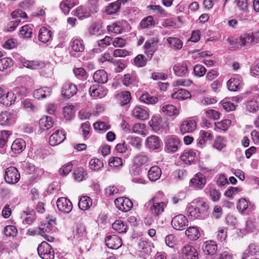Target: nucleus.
<instances>
[{
  "instance_id": "nucleus-1",
  "label": "nucleus",
  "mask_w": 259,
  "mask_h": 259,
  "mask_svg": "<svg viewBox=\"0 0 259 259\" xmlns=\"http://www.w3.org/2000/svg\"><path fill=\"white\" fill-rule=\"evenodd\" d=\"M151 213L156 217H159L164 211L166 207V203L163 201H159L157 197H153L148 202Z\"/></svg>"
},
{
  "instance_id": "nucleus-2",
  "label": "nucleus",
  "mask_w": 259,
  "mask_h": 259,
  "mask_svg": "<svg viewBox=\"0 0 259 259\" xmlns=\"http://www.w3.org/2000/svg\"><path fill=\"white\" fill-rule=\"evenodd\" d=\"M39 256L42 259H54L55 253L51 246L47 242L42 241L37 247Z\"/></svg>"
},
{
  "instance_id": "nucleus-3",
  "label": "nucleus",
  "mask_w": 259,
  "mask_h": 259,
  "mask_svg": "<svg viewBox=\"0 0 259 259\" xmlns=\"http://www.w3.org/2000/svg\"><path fill=\"white\" fill-rule=\"evenodd\" d=\"M47 220L43 221L41 222L40 225L36 231V232L42 236H44L46 233H50L53 228L54 225L56 224V219L54 217H51L50 219L47 218Z\"/></svg>"
},
{
  "instance_id": "nucleus-4",
  "label": "nucleus",
  "mask_w": 259,
  "mask_h": 259,
  "mask_svg": "<svg viewBox=\"0 0 259 259\" xmlns=\"http://www.w3.org/2000/svg\"><path fill=\"white\" fill-rule=\"evenodd\" d=\"M20 179V174L18 170L14 166L6 168L5 175V181L10 184H15L18 182Z\"/></svg>"
},
{
  "instance_id": "nucleus-5",
  "label": "nucleus",
  "mask_w": 259,
  "mask_h": 259,
  "mask_svg": "<svg viewBox=\"0 0 259 259\" xmlns=\"http://www.w3.org/2000/svg\"><path fill=\"white\" fill-rule=\"evenodd\" d=\"M171 224L175 229L183 230L188 226V221L184 215L180 214L172 219Z\"/></svg>"
},
{
  "instance_id": "nucleus-6",
  "label": "nucleus",
  "mask_w": 259,
  "mask_h": 259,
  "mask_svg": "<svg viewBox=\"0 0 259 259\" xmlns=\"http://www.w3.org/2000/svg\"><path fill=\"white\" fill-rule=\"evenodd\" d=\"M149 123L153 131L155 132H157L161 129L166 130L168 125V123L166 119L158 116H153Z\"/></svg>"
},
{
  "instance_id": "nucleus-7",
  "label": "nucleus",
  "mask_w": 259,
  "mask_h": 259,
  "mask_svg": "<svg viewBox=\"0 0 259 259\" xmlns=\"http://www.w3.org/2000/svg\"><path fill=\"white\" fill-rule=\"evenodd\" d=\"M116 207L120 210L127 212L130 210L133 207L132 201L126 197H119L116 198L114 201Z\"/></svg>"
},
{
  "instance_id": "nucleus-8",
  "label": "nucleus",
  "mask_w": 259,
  "mask_h": 259,
  "mask_svg": "<svg viewBox=\"0 0 259 259\" xmlns=\"http://www.w3.org/2000/svg\"><path fill=\"white\" fill-rule=\"evenodd\" d=\"M227 88L229 90L236 92L240 90L243 85L242 77L239 75H235L231 77L227 82Z\"/></svg>"
},
{
  "instance_id": "nucleus-9",
  "label": "nucleus",
  "mask_w": 259,
  "mask_h": 259,
  "mask_svg": "<svg viewBox=\"0 0 259 259\" xmlns=\"http://www.w3.org/2000/svg\"><path fill=\"white\" fill-rule=\"evenodd\" d=\"M158 40L157 39H151L148 40L145 43L144 48L145 49V53L150 59H151L154 53L158 49Z\"/></svg>"
},
{
  "instance_id": "nucleus-10",
  "label": "nucleus",
  "mask_w": 259,
  "mask_h": 259,
  "mask_svg": "<svg viewBox=\"0 0 259 259\" xmlns=\"http://www.w3.org/2000/svg\"><path fill=\"white\" fill-rule=\"evenodd\" d=\"M106 246L112 249H117L122 245L121 239L117 235H109L105 239Z\"/></svg>"
},
{
  "instance_id": "nucleus-11",
  "label": "nucleus",
  "mask_w": 259,
  "mask_h": 259,
  "mask_svg": "<svg viewBox=\"0 0 259 259\" xmlns=\"http://www.w3.org/2000/svg\"><path fill=\"white\" fill-rule=\"evenodd\" d=\"M73 238L75 241L78 242L87 238L86 228L83 224H77L73 230Z\"/></svg>"
},
{
  "instance_id": "nucleus-12",
  "label": "nucleus",
  "mask_w": 259,
  "mask_h": 259,
  "mask_svg": "<svg viewBox=\"0 0 259 259\" xmlns=\"http://www.w3.org/2000/svg\"><path fill=\"white\" fill-rule=\"evenodd\" d=\"M193 203L195 204V207L207 218L208 216L209 205L205 199L203 198H198L193 201Z\"/></svg>"
},
{
  "instance_id": "nucleus-13",
  "label": "nucleus",
  "mask_w": 259,
  "mask_h": 259,
  "mask_svg": "<svg viewBox=\"0 0 259 259\" xmlns=\"http://www.w3.org/2000/svg\"><path fill=\"white\" fill-rule=\"evenodd\" d=\"M57 206L60 211L67 213L70 212L72 209L71 202L65 197H61L58 199Z\"/></svg>"
},
{
  "instance_id": "nucleus-14",
  "label": "nucleus",
  "mask_w": 259,
  "mask_h": 259,
  "mask_svg": "<svg viewBox=\"0 0 259 259\" xmlns=\"http://www.w3.org/2000/svg\"><path fill=\"white\" fill-rule=\"evenodd\" d=\"M19 90V89H16L14 90L15 92H9L6 94H2L1 97L2 103L6 106H9L14 104L17 99L16 94L18 93Z\"/></svg>"
},
{
  "instance_id": "nucleus-15",
  "label": "nucleus",
  "mask_w": 259,
  "mask_h": 259,
  "mask_svg": "<svg viewBox=\"0 0 259 259\" xmlns=\"http://www.w3.org/2000/svg\"><path fill=\"white\" fill-rule=\"evenodd\" d=\"M190 183V186L195 189H202L206 184L205 177L201 173H197L191 179Z\"/></svg>"
},
{
  "instance_id": "nucleus-16",
  "label": "nucleus",
  "mask_w": 259,
  "mask_h": 259,
  "mask_svg": "<svg viewBox=\"0 0 259 259\" xmlns=\"http://www.w3.org/2000/svg\"><path fill=\"white\" fill-rule=\"evenodd\" d=\"M77 91V87L74 84L66 82L62 87V95L66 98H70L75 95Z\"/></svg>"
},
{
  "instance_id": "nucleus-17",
  "label": "nucleus",
  "mask_w": 259,
  "mask_h": 259,
  "mask_svg": "<svg viewBox=\"0 0 259 259\" xmlns=\"http://www.w3.org/2000/svg\"><path fill=\"white\" fill-rule=\"evenodd\" d=\"M128 0H117L112 3L106 8V12L108 15H114L118 12L121 6L124 5Z\"/></svg>"
},
{
  "instance_id": "nucleus-18",
  "label": "nucleus",
  "mask_w": 259,
  "mask_h": 259,
  "mask_svg": "<svg viewBox=\"0 0 259 259\" xmlns=\"http://www.w3.org/2000/svg\"><path fill=\"white\" fill-rule=\"evenodd\" d=\"M65 139L64 132L57 130L50 137L49 143L51 146H54L63 142Z\"/></svg>"
},
{
  "instance_id": "nucleus-19",
  "label": "nucleus",
  "mask_w": 259,
  "mask_h": 259,
  "mask_svg": "<svg viewBox=\"0 0 259 259\" xmlns=\"http://www.w3.org/2000/svg\"><path fill=\"white\" fill-rule=\"evenodd\" d=\"M180 143V140L176 137L167 138L165 141L166 151L167 152H176L178 149Z\"/></svg>"
},
{
  "instance_id": "nucleus-20",
  "label": "nucleus",
  "mask_w": 259,
  "mask_h": 259,
  "mask_svg": "<svg viewBox=\"0 0 259 259\" xmlns=\"http://www.w3.org/2000/svg\"><path fill=\"white\" fill-rule=\"evenodd\" d=\"M183 257L184 259H197L196 249L190 245L184 246L182 249Z\"/></svg>"
},
{
  "instance_id": "nucleus-21",
  "label": "nucleus",
  "mask_w": 259,
  "mask_h": 259,
  "mask_svg": "<svg viewBox=\"0 0 259 259\" xmlns=\"http://www.w3.org/2000/svg\"><path fill=\"white\" fill-rule=\"evenodd\" d=\"M13 114L10 112H2L0 113V125L9 126L14 122Z\"/></svg>"
},
{
  "instance_id": "nucleus-22",
  "label": "nucleus",
  "mask_w": 259,
  "mask_h": 259,
  "mask_svg": "<svg viewBox=\"0 0 259 259\" xmlns=\"http://www.w3.org/2000/svg\"><path fill=\"white\" fill-rule=\"evenodd\" d=\"M133 116L137 119L141 120H144L148 118L149 114L144 108L136 106L132 111Z\"/></svg>"
},
{
  "instance_id": "nucleus-23",
  "label": "nucleus",
  "mask_w": 259,
  "mask_h": 259,
  "mask_svg": "<svg viewBox=\"0 0 259 259\" xmlns=\"http://www.w3.org/2000/svg\"><path fill=\"white\" fill-rule=\"evenodd\" d=\"M52 38V31L46 27H42L39 29L38 39L43 43H47Z\"/></svg>"
},
{
  "instance_id": "nucleus-24",
  "label": "nucleus",
  "mask_w": 259,
  "mask_h": 259,
  "mask_svg": "<svg viewBox=\"0 0 259 259\" xmlns=\"http://www.w3.org/2000/svg\"><path fill=\"white\" fill-rule=\"evenodd\" d=\"M196 156L195 150L189 149L185 150L181 156V159L186 164H190L193 162Z\"/></svg>"
},
{
  "instance_id": "nucleus-25",
  "label": "nucleus",
  "mask_w": 259,
  "mask_h": 259,
  "mask_svg": "<svg viewBox=\"0 0 259 259\" xmlns=\"http://www.w3.org/2000/svg\"><path fill=\"white\" fill-rule=\"evenodd\" d=\"M187 214L192 219L204 220L206 219L199 209H197L195 206L191 205L187 207Z\"/></svg>"
},
{
  "instance_id": "nucleus-26",
  "label": "nucleus",
  "mask_w": 259,
  "mask_h": 259,
  "mask_svg": "<svg viewBox=\"0 0 259 259\" xmlns=\"http://www.w3.org/2000/svg\"><path fill=\"white\" fill-rule=\"evenodd\" d=\"M196 129V123L193 120L184 121L180 126V131L182 134L192 133Z\"/></svg>"
},
{
  "instance_id": "nucleus-27",
  "label": "nucleus",
  "mask_w": 259,
  "mask_h": 259,
  "mask_svg": "<svg viewBox=\"0 0 259 259\" xmlns=\"http://www.w3.org/2000/svg\"><path fill=\"white\" fill-rule=\"evenodd\" d=\"M175 74L178 76H185L188 73V66L186 62L177 64L173 67Z\"/></svg>"
},
{
  "instance_id": "nucleus-28",
  "label": "nucleus",
  "mask_w": 259,
  "mask_h": 259,
  "mask_svg": "<svg viewBox=\"0 0 259 259\" xmlns=\"http://www.w3.org/2000/svg\"><path fill=\"white\" fill-rule=\"evenodd\" d=\"M93 78L96 82L105 83L108 81L107 73L104 70H98L94 73Z\"/></svg>"
},
{
  "instance_id": "nucleus-29",
  "label": "nucleus",
  "mask_w": 259,
  "mask_h": 259,
  "mask_svg": "<svg viewBox=\"0 0 259 259\" xmlns=\"http://www.w3.org/2000/svg\"><path fill=\"white\" fill-rule=\"evenodd\" d=\"M52 90L51 88L44 87L35 90L33 93V96L35 98L40 100L50 96Z\"/></svg>"
},
{
  "instance_id": "nucleus-30",
  "label": "nucleus",
  "mask_w": 259,
  "mask_h": 259,
  "mask_svg": "<svg viewBox=\"0 0 259 259\" xmlns=\"http://www.w3.org/2000/svg\"><path fill=\"white\" fill-rule=\"evenodd\" d=\"M202 249L205 254L212 255L217 251V244L214 241L205 242L203 245Z\"/></svg>"
},
{
  "instance_id": "nucleus-31",
  "label": "nucleus",
  "mask_w": 259,
  "mask_h": 259,
  "mask_svg": "<svg viewBox=\"0 0 259 259\" xmlns=\"http://www.w3.org/2000/svg\"><path fill=\"white\" fill-rule=\"evenodd\" d=\"M26 144L24 140L17 139L13 143L11 146V149L15 153H20L25 148Z\"/></svg>"
},
{
  "instance_id": "nucleus-32",
  "label": "nucleus",
  "mask_w": 259,
  "mask_h": 259,
  "mask_svg": "<svg viewBox=\"0 0 259 259\" xmlns=\"http://www.w3.org/2000/svg\"><path fill=\"white\" fill-rule=\"evenodd\" d=\"M22 217H26L23 220L24 224L31 225L35 220V211L32 209L30 210L27 208L26 210L23 211Z\"/></svg>"
},
{
  "instance_id": "nucleus-33",
  "label": "nucleus",
  "mask_w": 259,
  "mask_h": 259,
  "mask_svg": "<svg viewBox=\"0 0 259 259\" xmlns=\"http://www.w3.org/2000/svg\"><path fill=\"white\" fill-rule=\"evenodd\" d=\"M161 175V171L158 166H152L148 172V177L151 181H156Z\"/></svg>"
},
{
  "instance_id": "nucleus-34",
  "label": "nucleus",
  "mask_w": 259,
  "mask_h": 259,
  "mask_svg": "<svg viewBox=\"0 0 259 259\" xmlns=\"http://www.w3.org/2000/svg\"><path fill=\"white\" fill-rule=\"evenodd\" d=\"M116 98L119 104L122 105L127 104L131 100V95L128 91H121L116 95Z\"/></svg>"
},
{
  "instance_id": "nucleus-35",
  "label": "nucleus",
  "mask_w": 259,
  "mask_h": 259,
  "mask_svg": "<svg viewBox=\"0 0 259 259\" xmlns=\"http://www.w3.org/2000/svg\"><path fill=\"white\" fill-rule=\"evenodd\" d=\"M259 253V246L255 243H250L244 252L242 259H246L250 255H255Z\"/></svg>"
},
{
  "instance_id": "nucleus-36",
  "label": "nucleus",
  "mask_w": 259,
  "mask_h": 259,
  "mask_svg": "<svg viewBox=\"0 0 259 259\" xmlns=\"http://www.w3.org/2000/svg\"><path fill=\"white\" fill-rule=\"evenodd\" d=\"M53 123V119L51 116H44L39 120V127L42 130H47L52 127Z\"/></svg>"
},
{
  "instance_id": "nucleus-37",
  "label": "nucleus",
  "mask_w": 259,
  "mask_h": 259,
  "mask_svg": "<svg viewBox=\"0 0 259 259\" xmlns=\"http://www.w3.org/2000/svg\"><path fill=\"white\" fill-rule=\"evenodd\" d=\"M89 93L90 95L93 97H99L101 98L105 96L106 94V91L102 90L97 85H93L89 89Z\"/></svg>"
},
{
  "instance_id": "nucleus-38",
  "label": "nucleus",
  "mask_w": 259,
  "mask_h": 259,
  "mask_svg": "<svg viewBox=\"0 0 259 259\" xmlns=\"http://www.w3.org/2000/svg\"><path fill=\"white\" fill-rule=\"evenodd\" d=\"M77 4V2L74 0H64L60 4V7L64 14H67L70 10Z\"/></svg>"
},
{
  "instance_id": "nucleus-39",
  "label": "nucleus",
  "mask_w": 259,
  "mask_h": 259,
  "mask_svg": "<svg viewBox=\"0 0 259 259\" xmlns=\"http://www.w3.org/2000/svg\"><path fill=\"white\" fill-rule=\"evenodd\" d=\"M162 113L169 116L177 115L179 113V110L173 105L167 104L162 107Z\"/></svg>"
},
{
  "instance_id": "nucleus-40",
  "label": "nucleus",
  "mask_w": 259,
  "mask_h": 259,
  "mask_svg": "<svg viewBox=\"0 0 259 259\" xmlns=\"http://www.w3.org/2000/svg\"><path fill=\"white\" fill-rule=\"evenodd\" d=\"M92 204V199L89 196H83L80 198L78 207L81 210H86L90 208Z\"/></svg>"
},
{
  "instance_id": "nucleus-41",
  "label": "nucleus",
  "mask_w": 259,
  "mask_h": 259,
  "mask_svg": "<svg viewBox=\"0 0 259 259\" xmlns=\"http://www.w3.org/2000/svg\"><path fill=\"white\" fill-rule=\"evenodd\" d=\"M33 26L26 24L22 26L20 30V35L24 38H30L32 37Z\"/></svg>"
},
{
  "instance_id": "nucleus-42",
  "label": "nucleus",
  "mask_w": 259,
  "mask_h": 259,
  "mask_svg": "<svg viewBox=\"0 0 259 259\" xmlns=\"http://www.w3.org/2000/svg\"><path fill=\"white\" fill-rule=\"evenodd\" d=\"M146 144L149 149H157L160 147L159 138L156 136H151L147 139Z\"/></svg>"
},
{
  "instance_id": "nucleus-43",
  "label": "nucleus",
  "mask_w": 259,
  "mask_h": 259,
  "mask_svg": "<svg viewBox=\"0 0 259 259\" xmlns=\"http://www.w3.org/2000/svg\"><path fill=\"white\" fill-rule=\"evenodd\" d=\"M112 227L113 229L117 233H125L127 229L126 224L121 220H116L112 224Z\"/></svg>"
},
{
  "instance_id": "nucleus-44",
  "label": "nucleus",
  "mask_w": 259,
  "mask_h": 259,
  "mask_svg": "<svg viewBox=\"0 0 259 259\" xmlns=\"http://www.w3.org/2000/svg\"><path fill=\"white\" fill-rule=\"evenodd\" d=\"M226 143L227 141L224 137L218 136L214 139L212 146L217 150L221 151L226 147Z\"/></svg>"
},
{
  "instance_id": "nucleus-45",
  "label": "nucleus",
  "mask_w": 259,
  "mask_h": 259,
  "mask_svg": "<svg viewBox=\"0 0 259 259\" xmlns=\"http://www.w3.org/2000/svg\"><path fill=\"white\" fill-rule=\"evenodd\" d=\"M191 96L190 93L186 90L180 89L172 94L174 99L185 100Z\"/></svg>"
},
{
  "instance_id": "nucleus-46",
  "label": "nucleus",
  "mask_w": 259,
  "mask_h": 259,
  "mask_svg": "<svg viewBox=\"0 0 259 259\" xmlns=\"http://www.w3.org/2000/svg\"><path fill=\"white\" fill-rule=\"evenodd\" d=\"M186 235L192 240H195L200 237V233L197 228L195 227H189L185 232Z\"/></svg>"
},
{
  "instance_id": "nucleus-47",
  "label": "nucleus",
  "mask_w": 259,
  "mask_h": 259,
  "mask_svg": "<svg viewBox=\"0 0 259 259\" xmlns=\"http://www.w3.org/2000/svg\"><path fill=\"white\" fill-rule=\"evenodd\" d=\"M124 29V26L122 25L121 22H116L107 26L108 31L112 32L115 34H119Z\"/></svg>"
},
{
  "instance_id": "nucleus-48",
  "label": "nucleus",
  "mask_w": 259,
  "mask_h": 259,
  "mask_svg": "<svg viewBox=\"0 0 259 259\" xmlns=\"http://www.w3.org/2000/svg\"><path fill=\"white\" fill-rule=\"evenodd\" d=\"M23 65L31 69H37L42 67L44 64L38 61L24 60L22 62Z\"/></svg>"
},
{
  "instance_id": "nucleus-49",
  "label": "nucleus",
  "mask_w": 259,
  "mask_h": 259,
  "mask_svg": "<svg viewBox=\"0 0 259 259\" xmlns=\"http://www.w3.org/2000/svg\"><path fill=\"white\" fill-rule=\"evenodd\" d=\"M71 48L75 52H82L84 50V46L81 40L75 38L71 41Z\"/></svg>"
},
{
  "instance_id": "nucleus-50",
  "label": "nucleus",
  "mask_w": 259,
  "mask_h": 259,
  "mask_svg": "<svg viewBox=\"0 0 259 259\" xmlns=\"http://www.w3.org/2000/svg\"><path fill=\"white\" fill-rule=\"evenodd\" d=\"M140 99L142 102L147 104H154L158 102V98L152 96L148 93L143 94Z\"/></svg>"
},
{
  "instance_id": "nucleus-51",
  "label": "nucleus",
  "mask_w": 259,
  "mask_h": 259,
  "mask_svg": "<svg viewBox=\"0 0 259 259\" xmlns=\"http://www.w3.org/2000/svg\"><path fill=\"white\" fill-rule=\"evenodd\" d=\"M212 136L209 132L204 131L200 132V136L198 139V144L200 145H203L207 141L211 140Z\"/></svg>"
},
{
  "instance_id": "nucleus-52",
  "label": "nucleus",
  "mask_w": 259,
  "mask_h": 259,
  "mask_svg": "<svg viewBox=\"0 0 259 259\" xmlns=\"http://www.w3.org/2000/svg\"><path fill=\"white\" fill-rule=\"evenodd\" d=\"M137 77L135 73H128L124 75L122 82L124 85L128 87L131 84H133L137 81Z\"/></svg>"
},
{
  "instance_id": "nucleus-53",
  "label": "nucleus",
  "mask_w": 259,
  "mask_h": 259,
  "mask_svg": "<svg viewBox=\"0 0 259 259\" xmlns=\"http://www.w3.org/2000/svg\"><path fill=\"white\" fill-rule=\"evenodd\" d=\"M252 42V39L250 34H242L237 41L241 46H245Z\"/></svg>"
},
{
  "instance_id": "nucleus-54",
  "label": "nucleus",
  "mask_w": 259,
  "mask_h": 259,
  "mask_svg": "<svg viewBox=\"0 0 259 259\" xmlns=\"http://www.w3.org/2000/svg\"><path fill=\"white\" fill-rule=\"evenodd\" d=\"M103 166V161L98 158L92 159L90 161L89 166L92 170H98L102 168Z\"/></svg>"
},
{
  "instance_id": "nucleus-55",
  "label": "nucleus",
  "mask_w": 259,
  "mask_h": 259,
  "mask_svg": "<svg viewBox=\"0 0 259 259\" xmlns=\"http://www.w3.org/2000/svg\"><path fill=\"white\" fill-rule=\"evenodd\" d=\"M149 158L147 155L140 154L135 157L134 162L137 166H142L144 165L148 161Z\"/></svg>"
},
{
  "instance_id": "nucleus-56",
  "label": "nucleus",
  "mask_w": 259,
  "mask_h": 259,
  "mask_svg": "<svg viewBox=\"0 0 259 259\" xmlns=\"http://www.w3.org/2000/svg\"><path fill=\"white\" fill-rule=\"evenodd\" d=\"M167 42L171 47L179 50L183 47L182 41L179 38L176 37H168L167 39Z\"/></svg>"
},
{
  "instance_id": "nucleus-57",
  "label": "nucleus",
  "mask_w": 259,
  "mask_h": 259,
  "mask_svg": "<svg viewBox=\"0 0 259 259\" xmlns=\"http://www.w3.org/2000/svg\"><path fill=\"white\" fill-rule=\"evenodd\" d=\"M128 143L134 147L140 149L142 146V140L140 137H128L127 139Z\"/></svg>"
},
{
  "instance_id": "nucleus-58",
  "label": "nucleus",
  "mask_w": 259,
  "mask_h": 259,
  "mask_svg": "<svg viewBox=\"0 0 259 259\" xmlns=\"http://www.w3.org/2000/svg\"><path fill=\"white\" fill-rule=\"evenodd\" d=\"M74 106L70 105L65 106L63 109V116L66 120H70L74 115Z\"/></svg>"
},
{
  "instance_id": "nucleus-59",
  "label": "nucleus",
  "mask_w": 259,
  "mask_h": 259,
  "mask_svg": "<svg viewBox=\"0 0 259 259\" xmlns=\"http://www.w3.org/2000/svg\"><path fill=\"white\" fill-rule=\"evenodd\" d=\"M13 64L10 58H4L0 59V71H4L11 66Z\"/></svg>"
},
{
  "instance_id": "nucleus-60",
  "label": "nucleus",
  "mask_w": 259,
  "mask_h": 259,
  "mask_svg": "<svg viewBox=\"0 0 259 259\" xmlns=\"http://www.w3.org/2000/svg\"><path fill=\"white\" fill-rule=\"evenodd\" d=\"M74 15L79 19H83L88 17L90 15V14L82 6H79L75 10Z\"/></svg>"
},
{
  "instance_id": "nucleus-61",
  "label": "nucleus",
  "mask_w": 259,
  "mask_h": 259,
  "mask_svg": "<svg viewBox=\"0 0 259 259\" xmlns=\"http://www.w3.org/2000/svg\"><path fill=\"white\" fill-rule=\"evenodd\" d=\"M134 63L136 66L142 67L146 65L147 61L143 55L139 54L135 57Z\"/></svg>"
},
{
  "instance_id": "nucleus-62",
  "label": "nucleus",
  "mask_w": 259,
  "mask_h": 259,
  "mask_svg": "<svg viewBox=\"0 0 259 259\" xmlns=\"http://www.w3.org/2000/svg\"><path fill=\"white\" fill-rule=\"evenodd\" d=\"M23 107L29 111H35L37 109V107L29 99H25L22 102Z\"/></svg>"
},
{
  "instance_id": "nucleus-63",
  "label": "nucleus",
  "mask_w": 259,
  "mask_h": 259,
  "mask_svg": "<svg viewBox=\"0 0 259 259\" xmlns=\"http://www.w3.org/2000/svg\"><path fill=\"white\" fill-rule=\"evenodd\" d=\"M246 108L250 112H256L259 110L258 103L255 101H249L247 103Z\"/></svg>"
},
{
  "instance_id": "nucleus-64",
  "label": "nucleus",
  "mask_w": 259,
  "mask_h": 259,
  "mask_svg": "<svg viewBox=\"0 0 259 259\" xmlns=\"http://www.w3.org/2000/svg\"><path fill=\"white\" fill-rule=\"evenodd\" d=\"M165 242L166 245L169 247L173 248L176 245L177 240L173 234H169L165 238Z\"/></svg>"
}]
</instances>
